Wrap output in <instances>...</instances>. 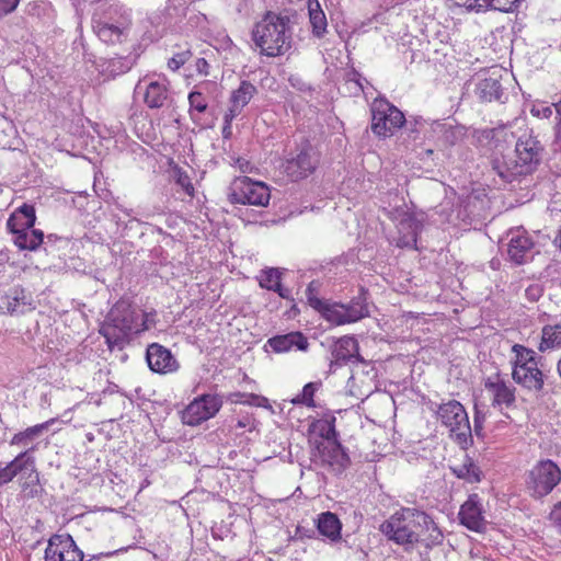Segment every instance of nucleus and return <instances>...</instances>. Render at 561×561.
Returning a JSON list of instances; mask_svg holds the SVG:
<instances>
[{"instance_id":"bf43d9fd","label":"nucleus","mask_w":561,"mask_h":561,"mask_svg":"<svg viewBox=\"0 0 561 561\" xmlns=\"http://www.w3.org/2000/svg\"><path fill=\"white\" fill-rule=\"evenodd\" d=\"M308 2V10L313 9L317 4H320L318 0H307Z\"/></svg>"},{"instance_id":"2f4dec72","label":"nucleus","mask_w":561,"mask_h":561,"mask_svg":"<svg viewBox=\"0 0 561 561\" xmlns=\"http://www.w3.org/2000/svg\"><path fill=\"white\" fill-rule=\"evenodd\" d=\"M512 352L515 354L513 369L524 368L539 362L536 352L524 345L514 344Z\"/></svg>"},{"instance_id":"49530a36","label":"nucleus","mask_w":561,"mask_h":561,"mask_svg":"<svg viewBox=\"0 0 561 561\" xmlns=\"http://www.w3.org/2000/svg\"><path fill=\"white\" fill-rule=\"evenodd\" d=\"M19 211L21 215L24 216L25 222L23 226H26L27 228H33L35 225L36 216H35V209L31 205L24 204L19 208Z\"/></svg>"},{"instance_id":"473e14b6","label":"nucleus","mask_w":561,"mask_h":561,"mask_svg":"<svg viewBox=\"0 0 561 561\" xmlns=\"http://www.w3.org/2000/svg\"><path fill=\"white\" fill-rule=\"evenodd\" d=\"M451 470L457 478L470 483L480 481L481 471L469 457H466L462 463L453 467Z\"/></svg>"},{"instance_id":"20e7f679","label":"nucleus","mask_w":561,"mask_h":561,"mask_svg":"<svg viewBox=\"0 0 561 561\" xmlns=\"http://www.w3.org/2000/svg\"><path fill=\"white\" fill-rule=\"evenodd\" d=\"M543 147L530 134H523L516 145L514 154L494 158L492 169L506 183L534 172L541 160Z\"/></svg>"},{"instance_id":"f03ea898","label":"nucleus","mask_w":561,"mask_h":561,"mask_svg":"<svg viewBox=\"0 0 561 561\" xmlns=\"http://www.w3.org/2000/svg\"><path fill=\"white\" fill-rule=\"evenodd\" d=\"M252 41L261 55L278 57L293 46V28L287 14L267 11L252 28Z\"/></svg>"},{"instance_id":"dca6fc26","label":"nucleus","mask_w":561,"mask_h":561,"mask_svg":"<svg viewBox=\"0 0 561 561\" xmlns=\"http://www.w3.org/2000/svg\"><path fill=\"white\" fill-rule=\"evenodd\" d=\"M458 516L461 525L469 530L483 533L486 528L482 504L478 494L469 495L468 500L461 505Z\"/></svg>"},{"instance_id":"f8f14e48","label":"nucleus","mask_w":561,"mask_h":561,"mask_svg":"<svg viewBox=\"0 0 561 561\" xmlns=\"http://www.w3.org/2000/svg\"><path fill=\"white\" fill-rule=\"evenodd\" d=\"M222 401L217 396L204 394L191 402L183 413L184 423L195 426L216 415Z\"/></svg>"},{"instance_id":"864d4df0","label":"nucleus","mask_w":561,"mask_h":561,"mask_svg":"<svg viewBox=\"0 0 561 561\" xmlns=\"http://www.w3.org/2000/svg\"><path fill=\"white\" fill-rule=\"evenodd\" d=\"M550 516L551 519L554 522L556 526L558 527L559 533L561 534V503L556 505Z\"/></svg>"},{"instance_id":"b1692460","label":"nucleus","mask_w":561,"mask_h":561,"mask_svg":"<svg viewBox=\"0 0 561 561\" xmlns=\"http://www.w3.org/2000/svg\"><path fill=\"white\" fill-rule=\"evenodd\" d=\"M350 362H362L358 342L352 336H343L334 344L332 363L342 366Z\"/></svg>"},{"instance_id":"aec40b11","label":"nucleus","mask_w":561,"mask_h":561,"mask_svg":"<svg viewBox=\"0 0 561 561\" xmlns=\"http://www.w3.org/2000/svg\"><path fill=\"white\" fill-rule=\"evenodd\" d=\"M484 387L493 394V407L501 408L505 405L508 408L515 402V388L505 381L500 374L489 377L484 382Z\"/></svg>"},{"instance_id":"c03bdc74","label":"nucleus","mask_w":561,"mask_h":561,"mask_svg":"<svg viewBox=\"0 0 561 561\" xmlns=\"http://www.w3.org/2000/svg\"><path fill=\"white\" fill-rule=\"evenodd\" d=\"M519 1L520 0H491L490 9L502 12H512L517 8Z\"/></svg>"},{"instance_id":"0eeeda50","label":"nucleus","mask_w":561,"mask_h":561,"mask_svg":"<svg viewBox=\"0 0 561 561\" xmlns=\"http://www.w3.org/2000/svg\"><path fill=\"white\" fill-rule=\"evenodd\" d=\"M561 482V469L550 460L538 461L527 473L526 489L534 499L550 494Z\"/></svg>"},{"instance_id":"bb28decb","label":"nucleus","mask_w":561,"mask_h":561,"mask_svg":"<svg viewBox=\"0 0 561 561\" xmlns=\"http://www.w3.org/2000/svg\"><path fill=\"white\" fill-rule=\"evenodd\" d=\"M256 93L257 89L254 84L247 80L241 81L239 88L233 90L230 95V105L227 112L232 113V116L240 115Z\"/></svg>"},{"instance_id":"09e8293b","label":"nucleus","mask_w":561,"mask_h":561,"mask_svg":"<svg viewBox=\"0 0 561 561\" xmlns=\"http://www.w3.org/2000/svg\"><path fill=\"white\" fill-rule=\"evenodd\" d=\"M237 116H232V113H229V112L225 113V115H224V126H222V130H221L224 138L229 139L232 136L231 124H232V121Z\"/></svg>"},{"instance_id":"4be33fe9","label":"nucleus","mask_w":561,"mask_h":561,"mask_svg":"<svg viewBox=\"0 0 561 561\" xmlns=\"http://www.w3.org/2000/svg\"><path fill=\"white\" fill-rule=\"evenodd\" d=\"M19 484L22 493L26 497H35L39 494V474L36 470L35 458L30 454L26 455L22 470L19 473Z\"/></svg>"},{"instance_id":"6ab92c4d","label":"nucleus","mask_w":561,"mask_h":561,"mask_svg":"<svg viewBox=\"0 0 561 561\" xmlns=\"http://www.w3.org/2000/svg\"><path fill=\"white\" fill-rule=\"evenodd\" d=\"M7 227L14 234V244L21 250L35 251L44 242L42 230L26 226L18 228L13 217L8 219Z\"/></svg>"},{"instance_id":"39448f33","label":"nucleus","mask_w":561,"mask_h":561,"mask_svg":"<svg viewBox=\"0 0 561 561\" xmlns=\"http://www.w3.org/2000/svg\"><path fill=\"white\" fill-rule=\"evenodd\" d=\"M130 16L123 5L116 2H99L92 15V27L96 36L108 45L127 41Z\"/></svg>"},{"instance_id":"1a4fd4ad","label":"nucleus","mask_w":561,"mask_h":561,"mask_svg":"<svg viewBox=\"0 0 561 561\" xmlns=\"http://www.w3.org/2000/svg\"><path fill=\"white\" fill-rule=\"evenodd\" d=\"M371 112V129L381 137L391 136L405 122L403 113L388 102L374 103Z\"/></svg>"},{"instance_id":"3c124183","label":"nucleus","mask_w":561,"mask_h":561,"mask_svg":"<svg viewBox=\"0 0 561 561\" xmlns=\"http://www.w3.org/2000/svg\"><path fill=\"white\" fill-rule=\"evenodd\" d=\"M531 114L534 116H538L541 118H549L552 115V107L551 106H534L531 108Z\"/></svg>"},{"instance_id":"ea45409f","label":"nucleus","mask_w":561,"mask_h":561,"mask_svg":"<svg viewBox=\"0 0 561 561\" xmlns=\"http://www.w3.org/2000/svg\"><path fill=\"white\" fill-rule=\"evenodd\" d=\"M319 289L320 283L318 280L310 282L306 289L307 300L309 305L316 310H320V308H322L324 304V301L318 298Z\"/></svg>"},{"instance_id":"37998d69","label":"nucleus","mask_w":561,"mask_h":561,"mask_svg":"<svg viewBox=\"0 0 561 561\" xmlns=\"http://www.w3.org/2000/svg\"><path fill=\"white\" fill-rule=\"evenodd\" d=\"M191 56L192 53L190 49L180 51L168 61V66L170 69L175 71L180 69L191 58Z\"/></svg>"},{"instance_id":"4c0bfd02","label":"nucleus","mask_w":561,"mask_h":561,"mask_svg":"<svg viewBox=\"0 0 561 561\" xmlns=\"http://www.w3.org/2000/svg\"><path fill=\"white\" fill-rule=\"evenodd\" d=\"M438 128L442 134V142L446 147L454 146L462 137V130L459 127L444 124L439 125Z\"/></svg>"},{"instance_id":"f257e3e1","label":"nucleus","mask_w":561,"mask_h":561,"mask_svg":"<svg viewBox=\"0 0 561 561\" xmlns=\"http://www.w3.org/2000/svg\"><path fill=\"white\" fill-rule=\"evenodd\" d=\"M380 533L404 551H412L417 545L432 549L443 541V533L434 519L424 511L402 507L379 526Z\"/></svg>"},{"instance_id":"72a5a7b5","label":"nucleus","mask_w":561,"mask_h":561,"mask_svg":"<svg viewBox=\"0 0 561 561\" xmlns=\"http://www.w3.org/2000/svg\"><path fill=\"white\" fill-rule=\"evenodd\" d=\"M559 346H561V324L543 327L539 350L545 352Z\"/></svg>"},{"instance_id":"79ce46f5","label":"nucleus","mask_w":561,"mask_h":561,"mask_svg":"<svg viewBox=\"0 0 561 561\" xmlns=\"http://www.w3.org/2000/svg\"><path fill=\"white\" fill-rule=\"evenodd\" d=\"M188 103L191 110L204 113L207 110V102L202 92L193 91L188 94Z\"/></svg>"},{"instance_id":"e433bc0d","label":"nucleus","mask_w":561,"mask_h":561,"mask_svg":"<svg viewBox=\"0 0 561 561\" xmlns=\"http://www.w3.org/2000/svg\"><path fill=\"white\" fill-rule=\"evenodd\" d=\"M308 11L313 35L317 37H322L327 32L328 26L324 12L322 11L320 4H317L313 9Z\"/></svg>"},{"instance_id":"052dcab7","label":"nucleus","mask_w":561,"mask_h":561,"mask_svg":"<svg viewBox=\"0 0 561 561\" xmlns=\"http://www.w3.org/2000/svg\"><path fill=\"white\" fill-rule=\"evenodd\" d=\"M557 370H558V374H559V376L561 378V358L557 363Z\"/></svg>"},{"instance_id":"8fccbe9b","label":"nucleus","mask_w":561,"mask_h":561,"mask_svg":"<svg viewBox=\"0 0 561 561\" xmlns=\"http://www.w3.org/2000/svg\"><path fill=\"white\" fill-rule=\"evenodd\" d=\"M20 0H0V16L13 12L19 5Z\"/></svg>"},{"instance_id":"cd10ccee","label":"nucleus","mask_w":561,"mask_h":561,"mask_svg":"<svg viewBox=\"0 0 561 561\" xmlns=\"http://www.w3.org/2000/svg\"><path fill=\"white\" fill-rule=\"evenodd\" d=\"M282 272L279 268L270 267L263 270L259 275V284L262 288L277 293L282 298L289 299L290 290L280 284Z\"/></svg>"},{"instance_id":"412c9836","label":"nucleus","mask_w":561,"mask_h":561,"mask_svg":"<svg viewBox=\"0 0 561 561\" xmlns=\"http://www.w3.org/2000/svg\"><path fill=\"white\" fill-rule=\"evenodd\" d=\"M34 308L32 296L19 286L9 290L2 298L0 306V309L5 310L10 314H23Z\"/></svg>"},{"instance_id":"5701e85b","label":"nucleus","mask_w":561,"mask_h":561,"mask_svg":"<svg viewBox=\"0 0 561 561\" xmlns=\"http://www.w3.org/2000/svg\"><path fill=\"white\" fill-rule=\"evenodd\" d=\"M476 94L483 102L501 101L503 95L501 70L494 69L480 79L476 87Z\"/></svg>"},{"instance_id":"f3484780","label":"nucleus","mask_w":561,"mask_h":561,"mask_svg":"<svg viewBox=\"0 0 561 561\" xmlns=\"http://www.w3.org/2000/svg\"><path fill=\"white\" fill-rule=\"evenodd\" d=\"M146 360L149 368L158 374H171L179 369V363L171 351L158 343L148 345Z\"/></svg>"},{"instance_id":"0e129e2a","label":"nucleus","mask_w":561,"mask_h":561,"mask_svg":"<svg viewBox=\"0 0 561 561\" xmlns=\"http://www.w3.org/2000/svg\"><path fill=\"white\" fill-rule=\"evenodd\" d=\"M484 133L486 134V137H489V136H490V134H492V133H493V130H485Z\"/></svg>"},{"instance_id":"6e6d98bb","label":"nucleus","mask_w":561,"mask_h":561,"mask_svg":"<svg viewBox=\"0 0 561 561\" xmlns=\"http://www.w3.org/2000/svg\"><path fill=\"white\" fill-rule=\"evenodd\" d=\"M208 62L206 61L205 58H198L197 61H196V68L198 70L199 73H203L205 76L208 75Z\"/></svg>"},{"instance_id":"9d476101","label":"nucleus","mask_w":561,"mask_h":561,"mask_svg":"<svg viewBox=\"0 0 561 561\" xmlns=\"http://www.w3.org/2000/svg\"><path fill=\"white\" fill-rule=\"evenodd\" d=\"M505 239L507 256L513 263L522 265L533 259L535 242L524 227L508 230Z\"/></svg>"},{"instance_id":"393cba45","label":"nucleus","mask_w":561,"mask_h":561,"mask_svg":"<svg viewBox=\"0 0 561 561\" xmlns=\"http://www.w3.org/2000/svg\"><path fill=\"white\" fill-rule=\"evenodd\" d=\"M421 228V222L414 216L404 214L398 224L399 237L397 239V245L399 248L415 249Z\"/></svg>"},{"instance_id":"6e6552de","label":"nucleus","mask_w":561,"mask_h":561,"mask_svg":"<svg viewBox=\"0 0 561 561\" xmlns=\"http://www.w3.org/2000/svg\"><path fill=\"white\" fill-rule=\"evenodd\" d=\"M270 188L263 182L253 181L248 176L238 178L231 185L229 199L233 204L266 206L270 202Z\"/></svg>"},{"instance_id":"58836bf2","label":"nucleus","mask_w":561,"mask_h":561,"mask_svg":"<svg viewBox=\"0 0 561 561\" xmlns=\"http://www.w3.org/2000/svg\"><path fill=\"white\" fill-rule=\"evenodd\" d=\"M320 383L318 382H309L304 388L300 394H298L293 403L295 404H305L307 407H314L313 396L316 391L319 389Z\"/></svg>"},{"instance_id":"de8ad7c7","label":"nucleus","mask_w":561,"mask_h":561,"mask_svg":"<svg viewBox=\"0 0 561 561\" xmlns=\"http://www.w3.org/2000/svg\"><path fill=\"white\" fill-rule=\"evenodd\" d=\"M176 183L184 190V192L187 195L193 196L194 186L191 183V180L186 173L179 171L178 178H176Z\"/></svg>"},{"instance_id":"9b49d317","label":"nucleus","mask_w":561,"mask_h":561,"mask_svg":"<svg viewBox=\"0 0 561 561\" xmlns=\"http://www.w3.org/2000/svg\"><path fill=\"white\" fill-rule=\"evenodd\" d=\"M45 561H83V552L69 534H55L45 549Z\"/></svg>"},{"instance_id":"c9c22d12","label":"nucleus","mask_w":561,"mask_h":561,"mask_svg":"<svg viewBox=\"0 0 561 561\" xmlns=\"http://www.w3.org/2000/svg\"><path fill=\"white\" fill-rule=\"evenodd\" d=\"M369 314V310L364 300L358 297L345 305L346 323L356 322Z\"/></svg>"},{"instance_id":"4468645a","label":"nucleus","mask_w":561,"mask_h":561,"mask_svg":"<svg viewBox=\"0 0 561 561\" xmlns=\"http://www.w3.org/2000/svg\"><path fill=\"white\" fill-rule=\"evenodd\" d=\"M512 377L517 385L531 392H540L545 383L550 382L548 371L539 362L524 368L513 369Z\"/></svg>"},{"instance_id":"4d7b16f0","label":"nucleus","mask_w":561,"mask_h":561,"mask_svg":"<svg viewBox=\"0 0 561 561\" xmlns=\"http://www.w3.org/2000/svg\"><path fill=\"white\" fill-rule=\"evenodd\" d=\"M455 5L465 7L469 10H472L473 1L472 0H451Z\"/></svg>"},{"instance_id":"f704fd0d","label":"nucleus","mask_w":561,"mask_h":561,"mask_svg":"<svg viewBox=\"0 0 561 561\" xmlns=\"http://www.w3.org/2000/svg\"><path fill=\"white\" fill-rule=\"evenodd\" d=\"M323 317L331 323L342 325L346 323L345 305L342 304H323L319 310Z\"/></svg>"},{"instance_id":"423d86ee","label":"nucleus","mask_w":561,"mask_h":561,"mask_svg":"<svg viewBox=\"0 0 561 561\" xmlns=\"http://www.w3.org/2000/svg\"><path fill=\"white\" fill-rule=\"evenodd\" d=\"M436 414L438 420L446 426L450 436L461 445L467 447L472 442V430L470 427L468 414L463 405L457 400H449L437 407Z\"/></svg>"},{"instance_id":"7ed1b4c3","label":"nucleus","mask_w":561,"mask_h":561,"mask_svg":"<svg viewBox=\"0 0 561 561\" xmlns=\"http://www.w3.org/2000/svg\"><path fill=\"white\" fill-rule=\"evenodd\" d=\"M148 328L144 314L127 300L117 301L106 316L100 333L104 336L110 350H123L133 336Z\"/></svg>"},{"instance_id":"a878e982","label":"nucleus","mask_w":561,"mask_h":561,"mask_svg":"<svg viewBox=\"0 0 561 561\" xmlns=\"http://www.w3.org/2000/svg\"><path fill=\"white\" fill-rule=\"evenodd\" d=\"M267 343L276 353L289 352L293 348L307 351L309 346L308 339L299 331L273 336L268 339Z\"/></svg>"},{"instance_id":"e2e57ef3","label":"nucleus","mask_w":561,"mask_h":561,"mask_svg":"<svg viewBox=\"0 0 561 561\" xmlns=\"http://www.w3.org/2000/svg\"><path fill=\"white\" fill-rule=\"evenodd\" d=\"M557 138L561 140V126L559 127L557 131Z\"/></svg>"},{"instance_id":"a211bd4d","label":"nucleus","mask_w":561,"mask_h":561,"mask_svg":"<svg viewBox=\"0 0 561 561\" xmlns=\"http://www.w3.org/2000/svg\"><path fill=\"white\" fill-rule=\"evenodd\" d=\"M318 457L323 466L334 472H342L350 465V457L339 442L317 443Z\"/></svg>"},{"instance_id":"13d9d810","label":"nucleus","mask_w":561,"mask_h":561,"mask_svg":"<svg viewBox=\"0 0 561 561\" xmlns=\"http://www.w3.org/2000/svg\"><path fill=\"white\" fill-rule=\"evenodd\" d=\"M251 399H252V402L251 403H254L256 405H261V401H264L265 399L262 398V397H259V396H253L251 394Z\"/></svg>"},{"instance_id":"2eb2a0df","label":"nucleus","mask_w":561,"mask_h":561,"mask_svg":"<svg viewBox=\"0 0 561 561\" xmlns=\"http://www.w3.org/2000/svg\"><path fill=\"white\" fill-rule=\"evenodd\" d=\"M318 164V156L312 146L306 145L300 152L286 163V172L294 180L307 178Z\"/></svg>"},{"instance_id":"a18cd8bd","label":"nucleus","mask_w":561,"mask_h":561,"mask_svg":"<svg viewBox=\"0 0 561 561\" xmlns=\"http://www.w3.org/2000/svg\"><path fill=\"white\" fill-rule=\"evenodd\" d=\"M485 421V413L481 411L478 405H474L473 415V433L478 437H483V423Z\"/></svg>"},{"instance_id":"603ef678","label":"nucleus","mask_w":561,"mask_h":561,"mask_svg":"<svg viewBox=\"0 0 561 561\" xmlns=\"http://www.w3.org/2000/svg\"><path fill=\"white\" fill-rule=\"evenodd\" d=\"M347 81L354 82V84L356 85V91L359 92L364 90L362 83V76L357 71L353 70L350 73H347Z\"/></svg>"},{"instance_id":"c85d7f7f","label":"nucleus","mask_w":561,"mask_h":561,"mask_svg":"<svg viewBox=\"0 0 561 561\" xmlns=\"http://www.w3.org/2000/svg\"><path fill=\"white\" fill-rule=\"evenodd\" d=\"M341 522L337 516L331 512L322 513L318 518V530L321 535L336 540L341 536Z\"/></svg>"},{"instance_id":"ddd939ff","label":"nucleus","mask_w":561,"mask_h":561,"mask_svg":"<svg viewBox=\"0 0 561 561\" xmlns=\"http://www.w3.org/2000/svg\"><path fill=\"white\" fill-rule=\"evenodd\" d=\"M136 93H142L144 102L150 108H162L170 106L172 99L168 89V83L164 78L159 80H148L144 78L138 81Z\"/></svg>"},{"instance_id":"680f3d73","label":"nucleus","mask_w":561,"mask_h":561,"mask_svg":"<svg viewBox=\"0 0 561 561\" xmlns=\"http://www.w3.org/2000/svg\"><path fill=\"white\" fill-rule=\"evenodd\" d=\"M554 106H556L558 114H561V102L556 104Z\"/></svg>"},{"instance_id":"a19ab883","label":"nucleus","mask_w":561,"mask_h":561,"mask_svg":"<svg viewBox=\"0 0 561 561\" xmlns=\"http://www.w3.org/2000/svg\"><path fill=\"white\" fill-rule=\"evenodd\" d=\"M333 422H334V420L331 422H329V421H320L319 422L318 427L320 431V436L323 439L320 443L337 442V439H336L337 434H336Z\"/></svg>"},{"instance_id":"7c9ffc66","label":"nucleus","mask_w":561,"mask_h":561,"mask_svg":"<svg viewBox=\"0 0 561 561\" xmlns=\"http://www.w3.org/2000/svg\"><path fill=\"white\" fill-rule=\"evenodd\" d=\"M28 450L20 453L12 461L7 463L5 467L0 468V486L8 484L15 477H19Z\"/></svg>"},{"instance_id":"5fc2aeb1","label":"nucleus","mask_w":561,"mask_h":561,"mask_svg":"<svg viewBox=\"0 0 561 561\" xmlns=\"http://www.w3.org/2000/svg\"><path fill=\"white\" fill-rule=\"evenodd\" d=\"M474 3L472 5V10L481 11L490 9L491 0H472Z\"/></svg>"},{"instance_id":"c756f323","label":"nucleus","mask_w":561,"mask_h":561,"mask_svg":"<svg viewBox=\"0 0 561 561\" xmlns=\"http://www.w3.org/2000/svg\"><path fill=\"white\" fill-rule=\"evenodd\" d=\"M55 422V419H51L47 422L27 427L23 432H19L11 438V445H26L28 442L34 440L39 437L44 431L48 430L49 425Z\"/></svg>"}]
</instances>
